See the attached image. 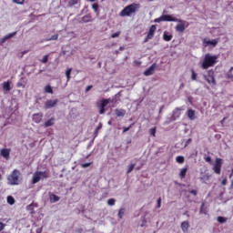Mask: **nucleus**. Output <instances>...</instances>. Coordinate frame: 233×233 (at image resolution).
<instances>
[{
    "instance_id": "obj_1",
    "label": "nucleus",
    "mask_w": 233,
    "mask_h": 233,
    "mask_svg": "<svg viewBox=\"0 0 233 233\" xmlns=\"http://www.w3.org/2000/svg\"><path fill=\"white\" fill-rule=\"evenodd\" d=\"M140 7L139 4H130L120 12V17H132V15H136Z\"/></svg>"
},
{
    "instance_id": "obj_2",
    "label": "nucleus",
    "mask_w": 233,
    "mask_h": 233,
    "mask_svg": "<svg viewBox=\"0 0 233 233\" xmlns=\"http://www.w3.org/2000/svg\"><path fill=\"white\" fill-rule=\"evenodd\" d=\"M217 63L218 56H211L210 54H206L201 63V69L208 70V68L214 66Z\"/></svg>"
},
{
    "instance_id": "obj_3",
    "label": "nucleus",
    "mask_w": 233,
    "mask_h": 233,
    "mask_svg": "<svg viewBox=\"0 0 233 233\" xmlns=\"http://www.w3.org/2000/svg\"><path fill=\"white\" fill-rule=\"evenodd\" d=\"M7 181L12 186L19 185L21 183V171L17 169L13 170L7 177Z\"/></svg>"
},
{
    "instance_id": "obj_4",
    "label": "nucleus",
    "mask_w": 233,
    "mask_h": 233,
    "mask_svg": "<svg viewBox=\"0 0 233 233\" xmlns=\"http://www.w3.org/2000/svg\"><path fill=\"white\" fill-rule=\"evenodd\" d=\"M163 22L183 23V20L173 17L170 15H162L160 17L156 18L154 20V23H163Z\"/></svg>"
},
{
    "instance_id": "obj_5",
    "label": "nucleus",
    "mask_w": 233,
    "mask_h": 233,
    "mask_svg": "<svg viewBox=\"0 0 233 233\" xmlns=\"http://www.w3.org/2000/svg\"><path fill=\"white\" fill-rule=\"evenodd\" d=\"M203 77L208 85H213V86H215L216 72L214 71V69H209V70L206 71V75H204Z\"/></svg>"
},
{
    "instance_id": "obj_6",
    "label": "nucleus",
    "mask_w": 233,
    "mask_h": 233,
    "mask_svg": "<svg viewBox=\"0 0 233 233\" xmlns=\"http://www.w3.org/2000/svg\"><path fill=\"white\" fill-rule=\"evenodd\" d=\"M110 103V98L102 99L96 103V108L99 110V114L103 115L106 110L105 109L106 106Z\"/></svg>"
},
{
    "instance_id": "obj_7",
    "label": "nucleus",
    "mask_w": 233,
    "mask_h": 233,
    "mask_svg": "<svg viewBox=\"0 0 233 233\" xmlns=\"http://www.w3.org/2000/svg\"><path fill=\"white\" fill-rule=\"evenodd\" d=\"M221 167H223V160L221 158H216L213 165V171L219 176L221 174Z\"/></svg>"
},
{
    "instance_id": "obj_8",
    "label": "nucleus",
    "mask_w": 233,
    "mask_h": 233,
    "mask_svg": "<svg viewBox=\"0 0 233 233\" xmlns=\"http://www.w3.org/2000/svg\"><path fill=\"white\" fill-rule=\"evenodd\" d=\"M12 149L10 148H2L0 151V155L2 156V157L5 158L6 161H8V159H10V152Z\"/></svg>"
},
{
    "instance_id": "obj_9",
    "label": "nucleus",
    "mask_w": 233,
    "mask_h": 233,
    "mask_svg": "<svg viewBox=\"0 0 233 233\" xmlns=\"http://www.w3.org/2000/svg\"><path fill=\"white\" fill-rule=\"evenodd\" d=\"M57 103H59V100L55 99V100H47L46 101L45 104V108L48 109V108H54V106H56L57 105Z\"/></svg>"
},
{
    "instance_id": "obj_10",
    "label": "nucleus",
    "mask_w": 233,
    "mask_h": 233,
    "mask_svg": "<svg viewBox=\"0 0 233 233\" xmlns=\"http://www.w3.org/2000/svg\"><path fill=\"white\" fill-rule=\"evenodd\" d=\"M156 30H157V27H156V25H151L147 33V39H154V35L156 34Z\"/></svg>"
},
{
    "instance_id": "obj_11",
    "label": "nucleus",
    "mask_w": 233,
    "mask_h": 233,
    "mask_svg": "<svg viewBox=\"0 0 233 233\" xmlns=\"http://www.w3.org/2000/svg\"><path fill=\"white\" fill-rule=\"evenodd\" d=\"M157 66L156 64H153L152 66H150L145 72H144V76H153L154 71L156 70Z\"/></svg>"
},
{
    "instance_id": "obj_12",
    "label": "nucleus",
    "mask_w": 233,
    "mask_h": 233,
    "mask_svg": "<svg viewBox=\"0 0 233 233\" xmlns=\"http://www.w3.org/2000/svg\"><path fill=\"white\" fill-rule=\"evenodd\" d=\"M34 123L39 124L43 121V113H36L33 115Z\"/></svg>"
},
{
    "instance_id": "obj_13",
    "label": "nucleus",
    "mask_w": 233,
    "mask_h": 233,
    "mask_svg": "<svg viewBox=\"0 0 233 233\" xmlns=\"http://www.w3.org/2000/svg\"><path fill=\"white\" fill-rule=\"evenodd\" d=\"M16 35H17V31H15L13 33H10V34L6 35L5 36H4L1 39V41H0L1 45H3V43H6V41H8V39H12V37H14Z\"/></svg>"
},
{
    "instance_id": "obj_14",
    "label": "nucleus",
    "mask_w": 233,
    "mask_h": 233,
    "mask_svg": "<svg viewBox=\"0 0 233 233\" xmlns=\"http://www.w3.org/2000/svg\"><path fill=\"white\" fill-rule=\"evenodd\" d=\"M12 81L7 80L5 82L3 83V89L5 90V92H10V90H12Z\"/></svg>"
},
{
    "instance_id": "obj_15",
    "label": "nucleus",
    "mask_w": 233,
    "mask_h": 233,
    "mask_svg": "<svg viewBox=\"0 0 233 233\" xmlns=\"http://www.w3.org/2000/svg\"><path fill=\"white\" fill-rule=\"evenodd\" d=\"M178 23L179 24H177L176 25V30H177V32L183 34V32H185V30H186L185 24L183 23V20H182V22H178Z\"/></svg>"
},
{
    "instance_id": "obj_16",
    "label": "nucleus",
    "mask_w": 233,
    "mask_h": 233,
    "mask_svg": "<svg viewBox=\"0 0 233 233\" xmlns=\"http://www.w3.org/2000/svg\"><path fill=\"white\" fill-rule=\"evenodd\" d=\"M39 181H41V175H40L39 171H36V172L33 175L32 183H33V185H35V183H39Z\"/></svg>"
},
{
    "instance_id": "obj_17",
    "label": "nucleus",
    "mask_w": 233,
    "mask_h": 233,
    "mask_svg": "<svg viewBox=\"0 0 233 233\" xmlns=\"http://www.w3.org/2000/svg\"><path fill=\"white\" fill-rule=\"evenodd\" d=\"M115 114L116 117H125L127 116V110L125 109H115Z\"/></svg>"
},
{
    "instance_id": "obj_18",
    "label": "nucleus",
    "mask_w": 233,
    "mask_h": 233,
    "mask_svg": "<svg viewBox=\"0 0 233 233\" xmlns=\"http://www.w3.org/2000/svg\"><path fill=\"white\" fill-rule=\"evenodd\" d=\"M54 125H56V118L51 117L50 119L45 122L44 127L46 128H48V127H54Z\"/></svg>"
},
{
    "instance_id": "obj_19",
    "label": "nucleus",
    "mask_w": 233,
    "mask_h": 233,
    "mask_svg": "<svg viewBox=\"0 0 233 233\" xmlns=\"http://www.w3.org/2000/svg\"><path fill=\"white\" fill-rule=\"evenodd\" d=\"M187 117L191 121H194V119H196V111L194 109H188L187 110Z\"/></svg>"
},
{
    "instance_id": "obj_20",
    "label": "nucleus",
    "mask_w": 233,
    "mask_h": 233,
    "mask_svg": "<svg viewBox=\"0 0 233 233\" xmlns=\"http://www.w3.org/2000/svg\"><path fill=\"white\" fill-rule=\"evenodd\" d=\"M172 34L168 33V31H165L163 34V39L167 42L172 41Z\"/></svg>"
},
{
    "instance_id": "obj_21",
    "label": "nucleus",
    "mask_w": 233,
    "mask_h": 233,
    "mask_svg": "<svg viewBox=\"0 0 233 233\" xmlns=\"http://www.w3.org/2000/svg\"><path fill=\"white\" fill-rule=\"evenodd\" d=\"M204 45H205V46H208V45H211L212 46H216L218 45V40H216V39L205 40L204 39Z\"/></svg>"
},
{
    "instance_id": "obj_22",
    "label": "nucleus",
    "mask_w": 233,
    "mask_h": 233,
    "mask_svg": "<svg viewBox=\"0 0 233 233\" xmlns=\"http://www.w3.org/2000/svg\"><path fill=\"white\" fill-rule=\"evenodd\" d=\"M16 86L18 88H25V86H26V79L25 78H21L17 84H16Z\"/></svg>"
},
{
    "instance_id": "obj_23",
    "label": "nucleus",
    "mask_w": 233,
    "mask_h": 233,
    "mask_svg": "<svg viewBox=\"0 0 233 233\" xmlns=\"http://www.w3.org/2000/svg\"><path fill=\"white\" fill-rule=\"evenodd\" d=\"M189 227H190V224L188 223V221H183L181 223V228L183 232H188Z\"/></svg>"
},
{
    "instance_id": "obj_24",
    "label": "nucleus",
    "mask_w": 233,
    "mask_h": 233,
    "mask_svg": "<svg viewBox=\"0 0 233 233\" xmlns=\"http://www.w3.org/2000/svg\"><path fill=\"white\" fill-rule=\"evenodd\" d=\"M187 171H188L187 167H183L182 169H180V173H179L180 179H185V177H187Z\"/></svg>"
},
{
    "instance_id": "obj_25",
    "label": "nucleus",
    "mask_w": 233,
    "mask_h": 233,
    "mask_svg": "<svg viewBox=\"0 0 233 233\" xmlns=\"http://www.w3.org/2000/svg\"><path fill=\"white\" fill-rule=\"evenodd\" d=\"M91 21H92L91 15H86L81 18V23H91Z\"/></svg>"
},
{
    "instance_id": "obj_26",
    "label": "nucleus",
    "mask_w": 233,
    "mask_h": 233,
    "mask_svg": "<svg viewBox=\"0 0 233 233\" xmlns=\"http://www.w3.org/2000/svg\"><path fill=\"white\" fill-rule=\"evenodd\" d=\"M182 110H185V107H183V106H181V107H177V108L174 110V112H173L174 116H177V117H179V116H181Z\"/></svg>"
},
{
    "instance_id": "obj_27",
    "label": "nucleus",
    "mask_w": 233,
    "mask_h": 233,
    "mask_svg": "<svg viewBox=\"0 0 233 233\" xmlns=\"http://www.w3.org/2000/svg\"><path fill=\"white\" fill-rule=\"evenodd\" d=\"M44 90H45L46 94H54V89L52 88V86L50 85L46 86Z\"/></svg>"
},
{
    "instance_id": "obj_28",
    "label": "nucleus",
    "mask_w": 233,
    "mask_h": 233,
    "mask_svg": "<svg viewBox=\"0 0 233 233\" xmlns=\"http://www.w3.org/2000/svg\"><path fill=\"white\" fill-rule=\"evenodd\" d=\"M176 161H177V163H179V165H183V163H185V157L177 156L176 157Z\"/></svg>"
},
{
    "instance_id": "obj_29",
    "label": "nucleus",
    "mask_w": 233,
    "mask_h": 233,
    "mask_svg": "<svg viewBox=\"0 0 233 233\" xmlns=\"http://www.w3.org/2000/svg\"><path fill=\"white\" fill-rule=\"evenodd\" d=\"M92 8H93L95 14L99 15V4H97V3L93 4Z\"/></svg>"
},
{
    "instance_id": "obj_30",
    "label": "nucleus",
    "mask_w": 233,
    "mask_h": 233,
    "mask_svg": "<svg viewBox=\"0 0 233 233\" xmlns=\"http://www.w3.org/2000/svg\"><path fill=\"white\" fill-rule=\"evenodd\" d=\"M50 199H51V201H53V203H57V201H59L60 198L55 194H52L50 196Z\"/></svg>"
},
{
    "instance_id": "obj_31",
    "label": "nucleus",
    "mask_w": 233,
    "mask_h": 233,
    "mask_svg": "<svg viewBox=\"0 0 233 233\" xmlns=\"http://www.w3.org/2000/svg\"><path fill=\"white\" fill-rule=\"evenodd\" d=\"M40 177H44L45 179L49 177L48 171H39Z\"/></svg>"
},
{
    "instance_id": "obj_32",
    "label": "nucleus",
    "mask_w": 233,
    "mask_h": 233,
    "mask_svg": "<svg viewBox=\"0 0 233 233\" xmlns=\"http://www.w3.org/2000/svg\"><path fill=\"white\" fill-rule=\"evenodd\" d=\"M7 203H8L9 205H15V199L14 198V197L8 196V197H7Z\"/></svg>"
},
{
    "instance_id": "obj_33",
    "label": "nucleus",
    "mask_w": 233,
    "mask_h": 233,
    "mask_svg": "<svg viewBox=\"0 0 233 233\" xmlns=\"http://www.w3.org/2000/svg\"><path fill=\"white\" fill-rule=\"evenodd\" d=\"M157 131V127H152L149 129V134L150 136H152L153 137H156V132Z\"/></svg>"
},
{
    "instance_id": "obj_34",
    "label": "nucleus",
    "mask_w": 233,
    "mask_h": 233,
    "mask_svg": "<svg viewBox=\"0 0 233 233\" xmlns=\"http://www.w3.org/2000/svg\"><path fill=\"white\" fill-rule=\"evenodd\" d=\"M102 128H103V124L100 123L95 130V137H97V134H99V130H101Z\"/></svg>"
},
{
    "instance_id": "obj_35",
    "label": "nucleus",
    "mask_w": 233,
    "mask_h": 233,
    "mask_svg": "<svg viewBox=\"0 0 233 233\" xmlns=\"http://www.w3.org/2000/svg\"><path fill=\"white\" fill-rule=\"evenodd\" d=\"M59 39V35H54L50 38L46 39V41H57Z\"/></svg>"
},
{
    "instance_id": "obj_36",
    "label": "nucleus",
    "mask_w": 233,
    "mask_h": 233,
    "mask_svg": "<svg viewBox=\"0 0 233 233\" xmlns=\"http://www.w3.org/2000/svg\"><path fill=\"white\" fill-rule=\"evenodd\" d=\"M71 74H72V68H67V70L66 71V76L67 82L70 81Z\"/></svg>"
},
{
    "instance_id": "obj_37",
    "label": "nucleus",
    "mask_w": 233,
    "mask_h": 233,
    "mask_svg": "<svg viewBox=\"0 0 233 233\" xmlns=\"http://www.w3.org/2000/svg\"><path fill=\"white\" fill-rule=\"evenodd\" d=\"M199 214H207V209H205V202H202Z\"/></svg>"
},
{
    "instance_id": "obj_38",
    "label": "nucleus",
    "mask_w": 233,
    "mask_h": 233,
    "mask_svg": "<svg viewBox=\"0 0 233 233\" xmlns=\"http://www.w3.org/2000/svg\"><path fill=\"white\" fill-rule=\"evenodd\" d=\"M191 79L192 81H196L198 79V74H196V71H194V69H191Z\"/></svg>"
},
{
    "instance_id": "obj_39",
    "label": "nucleus",
    "mask_w": 233,
    "mask_h": 233,
    "mask_svg": "<svg viewBox=\"0 0 233 233\" xmlns=\"http://www.w3.org/2000/svg\"><path fill=\"white\" fill-rule=\"evenodd\" d=\"M217 220L218 221V223H227V218L224 217H218Z\"/></svg>"
},
{
    "instance_id": "obj_40",
    "label": "nucleus",
    "mask_w": 233,
    "mask_h": 233,
    "mask_svg": "<svg viewBox=\"0 0 233 233\" xmlns=\"http://www.w3.org/2000/svg\"><path fill=\"white\" fill-rule=\"evenodd\" d=\"M125 208H120L119 212H118V218L119 219H123V216H125Z\"/></svg>"
},
{
    "instance_id": "obj_41",
    "label": "nucleus",
    "mask_w": 233,
    "mask_h": 233,
    "mask_svg": "<svg viewBox=\"0 0 233 233\" xmlns=\"http://www.w3.org/2000/svg\"><path fill=\"white\" fill-rule=\"evenodd\" d=\"M48 55L44 56L43 58L40 60V63H43L44 65L48 63Z\"/></svg>"
},
{
    "instance_id": "obj_42",
    "label": "nucleus",
    "mask_w": 233,
    "mask_h": 233,
    "mask_svg": "<svg viewBox=\"0 0 233 233\" xmlns=\"http://www.w3.org/2000/svg\"><path fill=\"white\" fill-rule=\"evenodd\" d=\"M135 167H136V164H130L127 174H130L134 170Z\"/></svg>"
},
{
    "instance_id": "obj_43",
    "label": "nucleus",
    "mask_w": 233,
    "mask_h": 233,
    "mask_svg": "<svg viewBox=\"0 0 233 233\" xmlns=\"http://www.w3.org/2000/svg\"><path fill=\"white\" fill-rule=\"evenodd\" d=\"M107 205H109V207H114V205H116V199L114 198H109L107 200Z\"/></svg>"
},
{
    "instance_id": "obj_44",
    "label": "nucleus",
    "mask_w": 233,
    "mask_h": 233,
    "mask_svg": "<svg viewBox=\"0 0 233 233\" xmlns=\"http://www.w3.org/2000/svg\"><path fill=\"white\" fill-rule=\"evenodd\" d=\"M121 35V31H117L116 33H114L111 35L112 39H116V37H119Z\"/></svg>"
},
{
    "instance_id": "obj_45",
    "label": "nucleus",
    "mask_w": 233,
    "mask_h": 233,
    "mask_svg": "<svg viewBox=\"0 0 233 233\" xmlns=\"http://www.w3.org/2000/svg\"><path fill=\"white\" fill-rule=\"evenodd\" d=\"M79 0H70L69 1V5L70 6H75V5H77Z\"/></svg>"
},
{
    "instance_id": "obj_46",
    "label": "nucleus",
    "mask_w": 233,
    "mask_h": 233,
    "mask_svg": "<svg viewBox=\"0 0 233 233\" xmlns=\"http://www.w3.org/2000/svg\"><path fill=\"white\" fill-rule=\"evenodd\" d=\"M92 165V162L81 164L82 168H88Z\"/></svg>"
},
{
    "instance_id": "obj_47",
    "label": "nucleus",
    "mask_w": 233,
    "mask_h": 233,
    "mask_svg": "<svg viewBox=\"0 0 233 233\" xmlns=\"http://www.w3.org/2000/svg\"><path fill=\"white\" fill-rule=\"evenodd\" d=\"M227 183H228V180L227 177H225L223 178L222 182H221V185H222L223 187H225V185H227Z\"/></svg>"
},
{
    "instance_id": "obj_48",
    "label": "nucleus",
    "mask_w": 233,
    "mask_h": 233,
    "mask_svg": "<svg viewBox=\"0 0 233 233\" xmlns=\"http://www.w3.org/2000/svg\"><path fill=\"white\" fill-rule=\"evenodd\" d=\"M14 3H15L16 5H24L25 0H14Z\"/></svg>"
},
{
    "instance_id": "obj_49",
    "label": "nucleus",
    "mask_w": 233,
    "mask_h": 233,
    "mask_svg": "<svg viewBox=\"0 0 233 233\" xmlns=\"http://www.w3.org/2000/svg\"><path fill=\"white\" fill-rule=\"evenodd\" d=\"M130 128H132V124L127 127H123V134H125V132H128V130H130Z\"/></svg>"
},
{
    "instance_id": "obj_50",
    "label": "nucleus",
    "mask_w": 233,
    "mask_h": 233,
    "mask_svg": "<svg viewBox=\"0 0 233 233\" xmlns=\"http://www.w3.org/2000/svg\"><path fill=\"white\" fill-rule=\"evenodd\" d=\"M5 227H6V224L0 222V232L5 230Z\"/></svg>"
},
{
    "instance_id": "obj_51",
    "label": "nucleus",
    "mask_w": 233,
    "mask_h": 233,
    "mask_svg": "<svg viewBox=\"0 0 233 233\" xmlns=\"http://www.w3.org/2000/svg\"><path fill=\"white\" fill-rule=\"evenodd\" d=\"M157 208H161V198L157 199Z\"/></svg>"
},
{
    "instance_id": "obj_52",
    "label": "nucleus",
    "mask_w": 233,
    "mask_h": 233,
    "mask_svg": "<svg viewBox=\"0 0 233 233\" xmlns=\"http://www.w3.org/2000/svg\"><path fill=\"white\" fill-rule=\"evenodd\" d=\"M92 88H94V86H87L86 88V92H90V90H92Z\"/></svg>"
},
{
    "instance_id": "obj_53",
    "label": "nucleus",
    "mask_w": 233,
    "mask_h": 233,
    "mask_svg": "<svg viewBox=\"0 0 233 233\" xmlns=\"http://www.w3.org/2000/svg\"><path fill=\"white\" fill-rule=\"evenodd\" d=\"M190 194H192L193 196H198V190L192 189V190L190 191Z\"/></svg>"
},
{
    "instance_id": "obj_54",
    "label": "nucleus",
    "mask_w": 233,
    "mask_h": 233,
    "mask_svg": "<svg viewBox=\"0 0 233 233\" xmlns=\"http://www.w3.org/2000/svg\"><path fill=\"white\" fill-rule=\"evenodd\" d=\"M206 161H207V163H211L212 157H206Z\"/></svg>"
},
{
    "instance_id": "obj_55",
    "label": "nucleus",
    "mask_w": 233,
    "mask_h": 233,
    "mask_svg": "<svg viewBox=\"0 0 233 233\" xmlns=\"http://www.w3.org/2000/svg\"><path fill=\"white\" fill-rule=\"evenodd\" d=\"M232 77H233L232 73H228L227 78L228 79H232Z\"/></svg>"
},
{
    "instance_id": "obj_56",
    "label": "nucleus",
    "mask_w": 233,
    "mask_h": 233,
    "mask_svg": "<svg viewBox=\"0 0 233 233\" xmlns=\"http://www.w3.org/2000/svg\"><path fill=\"white\" fill-rule=\"evenodd\" d=\"M190 143H192V138L187 139L186 145H190Z\"/></svg>"
},
{
    "instance_id": "obj_57",
    "label": "nucleus",
    "mask_w": 233,
    "mask_h": 233,
    "mask_svg": "<svg viewBox=\"0 0 233 233\" xmlns=\"http://www.w3.org/2000/svg\"><path fill=\"white\" fill-rule=\"evenodd\" d=\"M188 214V211H186L185 213H184V216H187V218H190V215H187Z\"/></svg>"
},
{
    "instance_id": "obj_58",
    "label": "nucleus",
    "mask_w": 233,
    "mask_h": 233,
    "mask_svg": "<svg viewBox=\"0 0 233 233\" xmlns=\"http://www.w3.org/2000/svg\"><path fill=\"white\" fill-rule=\"evenodd\" d=\"M119 50L122 52L123 50H125V47L124 46H120Z\"/></svg>"
},
{
    "instance_id": "obj_59",
    "label": "nucleus",
    "mask_w": 233,
    "mask_h": 233,
    "mask_svg": "<svg viewBox=\"0 0 233 233\" xmlns=\"http://www.w3.org/2000/svg\"><path fill=\"white\" fill-rule=\"evenodd\" d=\"M225 119H227V117H224V118L221 120V125H223V123H225Z\"/></svg>"
},
{
    "instance_id": "obj_60",
    "label": "nucleus",
    "mask_w": 233,
    "mask_h": 233,
    "mask_svg": "<svg viewBox=\"0 0 233 233\" xmlns=\"http://www.w3.org/2000/svg\"><path fill=\"white\" fill-rule=\"evenodd\" d=\"M32 207H33V205H32V204H30V205L28 206V208H32Z\"/></svg>"
},
{
    "instance_id": "obj_61",
    "label": "nucleus",
    "mask_w": 233,
    "mask_h": 233,
    "mask_svg": "<svg viewBox=\"0 0 233 233\" xmlns=\"http://www.w3.org/2000/svg\"><path fill=\"white\" fill-rule=\"evenodd\" d=\"M232 70H233V67H230V69H229V73H230V72H232Z\"/></svg>"
},
{
    "instance_id": "obj_62",
    "label": "nucleus",
    "mask_w": 233,
    "mask_h": 233,
    "mask_svg": "<svg viewBox=\"0 0 233 233\" xmlns=\"http://www.w3.org/2000/svg\"><path fill=\"white\" fill-rule=\"evenodd\" d=\"M90 1V3H94V2H96V0H89Z\"/></svg>"
},
{
    "instance_id": "obj_63",
    "label": "nucleus",
    "mask_w": 233,
    "mask_h": 233,
    "mask_svg": "<svg viewBox=\"0 0 233 233\" xmlns=\"http://www.w3.org/2000/svg\"><path fill=\"white\" fill-rule=\"evenodd\" d=\"M232 176H233V174H232V172H231V174L229 175V177H232Z\"/></svg>"
},
{
    "instance_id": "obj_64",
    "label": "nucleus",
    "mask_w": 233,
    "mask_h": 233,
    "mask_svg": "<svg viewBox=\"0 0 233 233\" xmlns=\"http://www.w3.org/2000/svg\"><path fill=\"white\" fill-rule=\"evenodd\" d=\"M137 170H139V167H137Z\"/></svg>"
}]
</instances>
